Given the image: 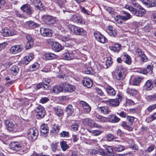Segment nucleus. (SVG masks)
<instances>
[{
  "label": "nucleus",
  "instance_id": "1",
  "mask_svg": "<svg viewBox=\"0 0 156 156\" xmlns=\"http://www.w3.org/2000/svg\"><path fill=\"white\" fill-rule=\"evenodd\" d=\"M132 5L135 7L139 8V10H136L131 6L126 5L125 7L129 10L133 15L139 17L143 16L146 13V11L138 3L133 2Z\"/></svg>",
  "mask_w": 156,
  "mask_h": 156
},
{
  "label": "nucleus",
  "instance_id": "2",
  "mask_svg": "<svg viewBox=\"0 0 156 156\" xmlns=\"http://www.w3.org/2000/svg\"><path fill=\"white\" fill-rule=\"evenodd\" d=\"M117 71L115 75V78L117 80H122L125 78L127 73L126 68L122 65L117 66L116 68Z\"/></svg>",
  "mask_w": 156,
  "mask_h": 156
},
{
  "label": "nucleus",
  "instance_id": "3",
  "mask_svg": "<svg viewBox=\"0 0 156 156\" xmlns=\"http://www.w3.org/2000/svg\"><path fill=\"white\" fill-rule=\"evenodd\" d=\"M20 9L24 13H26V15L24 16L21 14H17V15L21 19H26L27 16L31 15L33 13V10L30 6L28 4L23 5L21 7Z\"/></svg>",
  "mask_w": 156,
  "mask_h": 156
},
{
  "label": "nucleus",
  "instance_id": "4",
  "mask_svg": "<svg viewBox=\"0 0 156 156\" xmlns=\"http://www.w3.org/2000/svg\"><path fill=\"white\" fill-rule=\"evenodd\" d=\"M25 143L22 141H12L9 144V148L12 151L16 152L21 150L24 146Z\"/></svg>",
  "mask_w": 156,
  "mask_h": 156
},
{
  "label": "nucleus",
  "instance_id": "5",
  "mask_svg": "<svg viewBox=\"0 0 156 156\" xmlns=\"http://www.w3.org/2000/svg\"><path fill=\"white\" fill-rule=\"evenodd\" d=\"M38 135V131L35 128L30 129L27 131L28 138L31 140H35L37 139Z\"/></svg>",
  "mask_w": 156,
  "mask_h": 156
},
{
  "label": "nucleus",
  "instance_id": "6",
  "mask_svg": "<svg viewBox=\"0 0 156 156\" xmlns=\"http://www.w3.org/2000/svg\"><path fill=\"white\" fill-rule=\"evenodd\" d=\"M82 123L84 125H87L91 128L96 127L99 128H102V126L94 122L91 119L87 118L83 119Z\"/></svg>",
  "mask_w": 156,
  "mask_h": 156
},
{
  "label": "nucleus",
  "instance_id": "7",
  "mask_svg": "<svg viewBox=\"0 0 156 156\" xmlns=\"http://www.w3.org/2000/svg\"><path fill=\"white\" fill-rule=\"evenodd\" d=\"M51 82L50 79L46 78L43 82L38 83L36 86L35 89L36 90H38L41 88H43L44 90H48Z\"/></svg>",
  "mask_w": 156,
  "mask_h": 156
},
{
  "label": "nucleus",
  "instance_id": "8",
  "mask_svg": "<svg viewBox=\"0 0 156 156\" xmlns=\"http://www.w3.org/2000/svg\"><path fill=\"white\" fill-rule=\"evenodd\" d=\"M123 98L122 96L120 94L117 95V97L115 99H110L106 101L107 104L111 106L115 107L119 105V102Z\"/></svg>",
  "mask_w": 156,
  "mask_h": 156
},
{
  "label": "nucleus",
  "instance_id": "9",
  "mask_svg": "<svg viewBox=\"0 0 156 156\" xmlns=\"http://www.w3.org/2000/svg\"><path fill=\"white\" fill-rule=\"evenodd\" d=\"M72 32L75 35L81 36H84L87 35L86 31L82 28L73 26L72 28Z\"/></svg>",
  "mask_w": 156,
  "mask_h": 156
},
{
  "label": "nucleus",
  "instance_id": "10",
  "mask_svg": "<svg viewBox=\"0 0 156 156\" xmlns=\"http://www.w3.org/2000/svg\"><path fill=\"white\" fill-rule=\"evenodd\" d=\"M4 124L7 129L10 132L19 131L16 128V126L13 123L9 120H6L4 122Z\"/></svg>",
  "mask_w": 156,
  "mask_h": 156
},
{
  "label": "nucleus",
  "instance_id": "11",
  "mask_svg": "<svg viewBox=\"0 0 156 156\" xmlns=\"http://www.w3.org/2000/svg\"><path fill=\"white\" fill-rule=\"evenodd\" d=\"M105 89L107 96L112 97L115 95L116 91L109 84H108L105 85Z\"/></svg>",
  "mask_w": 156,
  "mask_h": 156
},
{
  "label": "nucleus",
  "instance_id": "12",
  "mask_svg": "<svg viewBox=\"0 0 156 156\" xmlns=\"http://www.w3.org/2000/svg\"><path fill=\"white\" fill-rule=\"evenodd\" d=\"M36 112L37 113V116L38 119H40L44 117L45 111L44 108L41 105L38 106Z\"/></svg>",
  "mask_w": 156,
  "mask_h": 156
},
{
  "label": "nucleus",
  "instance_id": "13",
  "mask_svg": "<svg viewBox=\"0 0 156 156\" xmlns=\"http://www.w3.org/2000/svg\"><path fill=\"white\" fill-rule=\"evenodd\" d=\"M94 35L97 40L101 43H104L107 42V38L99 32H94Z\"/></svg>",
  "mask_w": 156,
  "mask_h": 156
},
{
  "label": "nucleus",
  "instance_id": "14",
  "mask_svg": "<svg viewBox=\"0 0 156 156\" xmlns=\"http://www.w3.org/2000/svg\"><path fill=\"white\" fill-rule=\"evenodd\" d=\"M1 33L2 35L5 37H8L10 36H13L16 34V32L13 30H9L7 27L2 29L1 31Z\"/></svg>",
  "mask_w": 156,
  "mask_h": 156
},
{
  "label": "nucleus",
  "instance_id": "15",
  "mask_svg": "<svg viewBox=\"0 0 156 156\" xmlns=\"http://www.w3.org/2000/svg\"><path fill=\"white\" fill-rule=\"evenodd\" d=\"M97 109L98 112L102 115H107L111 112L108 107L107 106H98Z\"/></svg>",
  "mask_w": 156,
  "mask_h": 156
},
{
  "label": "nucleus",
  "instance_id": "16",
  "mask_svg": "<svg viewBox=\"0 0 156 156\" xmlns=\"http://www.w3.org/2000/svg\"><path fill=\"white\" fill-rule=\"evenodd\" d=\"M82 83L84 86L88 88L91 87L93 84V81L91 79L86 77H84L83 79Z\"/></svg>",
  "mask_w": 156,
  "mask_h": 156
},
{
  "label": "nucleus",
  "instance_id": "17",
  "mask_svg": "<svg viewBox=\"0 0 156 156\" xmlns=\"http://www.w3.org/2000/svg\"><path fill=\"white\" fill-rule=\"evenodd\" d=\"M41 34L44 37H51L52 35V31L49 29L41 28L40 30Z\"/></svg>",
  "mask_w": 156,
  "mask_h": 156
},
{
  "label": "nucleus",
  "instance_id": "18",
  "mask_svg": "<svg viewBox=\"0 0 156 156\" xmlns=\"http://www.w3.org/2000/svg\"><path fill=\"white\" fill-rule=\"evenodd\" d=\"M22 45H16L12 46L10 50V52L13 54H15L21 51L23 49Z\"/></svg>",
  "mask_w": 156,
  "mask_h": 156
},
{
  "label": "nucleus",
  "instance_id": "19",
  "mask_svg": "<svg viewBox=\"0 0 156 156\" xmlns=\"http://www.w3.org/2000/svg\"><path fill=\"white\" fill-rule=\"evenodd\" d=\"M143 3L149 7L156 6V1L155 0H140Z\"/></svg>",
  "mask_w": 156,
  "mask_h": 156
},
{
  "label": "nucleus",
  "instance_id": "20",
  "mask_svg": "<svg viewBox=\"0 0 156 156\" xmlns=\"http://www.w3.org/2000/svg\"><path fill=\"white\" fill-rule=\"evenodd\" d=\"M40 132L41 134L43 136L46 137L48 133L49 130L47 126L44 124L41 125L40 128Z\"/></svg>",
  "mask_w": 156,
  "mask_h": 156
},
{
  "label": "nucleus",
  "instance_id": "21",
  "mask_svg": "<svg viewBox=\"0 0 156 156\" xmlns=\"http://www.w3.org/2000/svg\"><path fill=\"white\" fill-rule=\"evenodd\" d=\"M63 91L64 92H72L75 89V87L71 85H69L66 83L63 84Z\"/></svg>",
  "mask_w": 156,
  "mask_h": 156
},
{
  "label": "nucleus",
  "instance_id": "22",
  "mask_svg": "<svg viewBox=\"0 0 156 156\" xmlns=\"http://www.w3.org/2000/svg\"><path fill=\"white\" fill-rule=\"evenodd\" d=\"M121 45L119 43H115L109 47L110 49L115 53L118 52L121 49Z\"/></svg>",
  "mask_w": 156,
  "mask_h": 156
},
{
  "label": "nucleus",
  "instance_id": "23",
  "mask_svg": "<svg viewBox=\"0 0 156 156\" xmlns=\"http://www.w3.org/2000/svg\"><path fill=\"white\" fill-rule=\"evenodd\" d=\"M43 58L45 60H51L57 58V55L51 53H46L44 55Z\"/></svg>",
  "mask_w": 156,
  "mask_h": 156
},
{
  "label": "nucleus",
  "instance_id": "24",
  "mask_svg": "<svg viewBox=\"0 0 156 156\" xmlns=\"http://www.w3.org/2000/svg\"><path fill=\"white\" fill-rule=\"evenodd\" d=\"M34 57V55L33 53L30 54L26 56L24 58L23 64L26 65H27L33 59Z\"/></svg>",
  "mask_w": 156,
  "mask_h": 156
},
{
  "label": "nucleus",
  "instance_id": "25",
  "mask_svg": "<svg viewBox=\"0 0 156 156\" xmlns=\"http://www.w3.org/2000/svg\"><path fill=\"white\" fill-rule=\"evenodd\" d=\"M80 104L83 108L84 111L87 113L90 112L91 110V108L87 103L84 101H81L80 102Z\"/></svg>",
  "mask_w": 156,
  "mask_h": 156
},
{
  "label": "nucleus",
  "instance_id": "26",
  "mask_svg": "<svg viewBox=\"0 0 156 156\" xmlns=\"http://www.w3.org/2000/svg\"><path fill=\"white\" fill-rule=\"evenodd\" d=\"M52 48L53 50L55 51L59 52L62 49L63 47L58 43L55 42L53 43Z\"/></svg>",
  "mask_w": 156,
  "mask_h": 156
},
{
  "label": "nucleus",
  "instance_id": "27",
  "mask_svg": "<svg viewBox=\"0 0 156 156\" xmlns=\"http://www.w3.org/2000/svg\"><path fill=\"white\" fill-rule=\"evenodd\" d=\"M113 148L111 146H106L105 148L106 154L109 156H113Z\"/></svg>",
  "mask_w": 156,
  "mask_h": 156
},
{
  "label": "nucleus",
  "instance_id": "28",
  "mask_svg": "<svg viewBox=\"0 0 156 156\" xmlns=\"http://www.w3.org/2000/svg\"><path fill=\"white\" fill-rule=\"evenodd\" d=\"M113 148L111 146H106L105 148L106 154L109 156H113Z\"/></svg>",
  "mask_w": 156,
  "mask_h": 156
},
{
  "label": "nucleus",
  "instance_id": "29",
  "mask_svg": "<svg viewBox=\"0 0 156 156\" xmlns=\"http://www.w3.org/2000/svg\"><path fill=\"white\" fill-rule=\"evenodd\" d=\"M107 118L109 122L112 123L117 122L120 120V118L113 114L109 115Z\"/></svg>",
  "mask_w": 156,
  "mask_h": 156
},
{
  "label": "nucleus",
  "instance_id": "30",
  "mask_svg": "<svg viewBox=\"0 0 156 156\" xmlns=\"http://www.w3.org/2000/svg\"><path fill=\"white\" fill-rule=\"evenodd\" d=\"M10 73L14 76H16L19 71V69L18 66L14 65L10 68Z\"/></svg>",
  "mask_w": 156,
  "mask_h": 156
},
{
  "label": "nucleus",
  "instance_id": "31",
  "mask_svg": "<svg viewBox=\"0 0 156 156\" xmlns=\"http://www.w3.org/2000/svg\"><path fill=\"white\" fill-rule=\"evenodd\" d=\"M153 82L151 80H148L145 83L144 85V88L147 90H149L153 87Z\"/></svg>",
  "mask_w": 156,
  "mask_h": 156
},
{
  "label": "nucleus",
  "instance_id": "32",
  "mask_svg": "<svg viewBox=\"0 0 156 156\" xmlns=\"http://www.w3.org/2000/svg\"><path fill=\"white\" fill-rule=\"evenodd\" d=\"M61 126L58 125L54 124L52 125V129L51 132L56 134L59 132Z\"/></svg>",
  "mask_w": 156,
  "mask_h": 156
},
{
  "label": "nucleus",
  "instance_id": "33",
  "mask_svg": "<svg viewBox=\"0 0 156 156\" xmlns=\"http://www.w3.org/2000/svg\"><path fill=\"white\" fill-rule=\"evenodd\" d=\"M26 25L31 29L34 28L39 26V24L31 20L27 22Z\"/></svg>",
  "mask_w": 156,
  "mask_h": 156
},
{
  "label": "nucleus",
  "instance_id": "34",
  "mask_svg": "<svg viewBox=\"0 0 156 156\" xmlns=\"http://www.w3.org/2000/svg\"><path fill=\"white\" fill-rule=\"evenodd\" d=\"M53 110L54 112H55L57 115L58 116H61L63 114V110L59 106H55L54 107Z\"/></svg>",
  "mask_w": 156,
  "mask_h": 156
},
{
  "label": "nucleus",
  "instance_id": "35",
  "mask_svg": "<svg viewBox=\"0 0 156 156\" xmlns=\"http://www.w3.org/2000/svg\"><path fill=\"white\" fill-rule=\"evenodd\" d=\"M53 91L55 93L58 94L63 91V84L61 86H56L53 88Z\"/></svg>",
  "mask_w": 156,
  "mask_h": 156
},
{
  "label": "nucleus",
  "instance_id": "36",
  "mask_svg": "<svg viewBox=\"0 0 156 156\" xmlns=\"http://www.w3.org/2000/svg\"><path fill=\"white\" fill-rule=\"evenodd\" d=\"M96 118L98 120V121L101 122H106L108 121L107 117H105L100 115L97 114L96 115Z\"/></svg>",
  "mask_w": 156,
  "mask_h": 156
},
{
  "label": "nucleus",
  "instance_id": "37",
  "mask_svg": "<svg viewBox=\"0 0 156 156\" xmlns=\"http://www.w3.org/2000/svg\"><path fill=\"white\" fill-rule=\"evenodd\" d=\"M126 93L131 96H133L136 95L138 91L133 88H128L126 90Z\"/></svg>",
  "mask_w": 156,
  "mask_h": 156
},
{
  "label": "nucleus",
  "instance_id": "38",
  "mask_svg": "<svg viewBox=\"0 0 156 156\" xmlns=\"http://www.w3.org/2000/svg\"><path fill=\"white\" fill-rule=\"evenodd\" d=\"M66 111L68 115H71L73 113L74 109L72 105H69L66 107Z\"/></svg>",
  "mask_w": 156,
  "mask_h": 156
},
{
  "label": "nucleus",
  "instance_id": "39",
  "mask_svg": "<svg viewBox=\"0 0 156 156\" xmlns=\"http://www.w3.org/2000/svg\"><path fill=\"white\" fill-rule=\"evenodd\" d=\"M142 79V78L138 76L134 78L133 81V85L135 86H138Z\"/></svg>",
  "mask_w": 156,
  "mask_h": 156
},
{
  "label": "nucleus",
  "instance_id": "40",
  "mask_svg": "<svg viewBox=\"0 0 156 156\" xmlns=\"http://www.w3.org/2000/svg\"><path fill=\"white\" fill-rule=\"evenodd\" d=\"M60 145L62 150L65 151L69 148V146L64 141H62L60 142Z\"/></svg>",
  "mask_w": 156,
  "mask_h": 156
},
{
  "label": "nucleus",
  "instance_id": "41",
  "mask_svg": "<svg viewBox=\"0 0 156 156\" xmlns=\"http://www.w3.org/2000/svg\"><path fill=\"white\" fill-rule=\"evenodd\" d=\"M33 3L34 6L37 9L40 8L42 4L41 0H33Z\"/></svg>",
  "mask_w": 156,
  "mask_h": 156
},
{
  "label": "nucleus",
  "instance_id": "42",
  "mask_svg": "<svg viewBox=\"0 0 156 156\" xmlns=\"http://www.w3.org/2000/svg\"><path fill=\"white\" fill-rule=\"evenodd\" d=\"M127 119L128 121V123L130 125H132L133 123L137 120L136 118L131 116H128Z\"/></svg>",
  "mask_w": 156,
  "mask_h": 156
},
{
  "label": "nucleus",
  "instance_id": "43",
  "mask_svg": "<svg viewBox=\"0 0 156 156\" xmlns=\"http://www.w3.org/2000/svg\"><path fill=\"white\" fill-rule=\"evenodd\" d=\"M39 64L37 62H35L31 65L30 67V70L31 71H34L38 68Z\"/></svg>",
  "mask_w": 156,
  "mask_h": 156
},
{
  "label": "nucleus",
  "instance_id": "44",
  "mask_svg": "<svg viewBox=\"0 0 156 156\" xmlns=\"http://www.w3.org/2000/svg\"><path fill=\"white\" fill-rule=\"evenodd\" d=\"M121 126L124 127L126 129H128L129 131H131L132 130V128L129 124H127L125 122L122 121L121 123Z\"/></svg>",
  "mask_w": 156,
  "mask_h": 156
},
{
  "label": "nucleus",
  "instance_id": "45",
  "mask_svg": "<svg viewBox=\"0 0 156 156\" xmlns=\"http://www.w3.org/2000/svg\"><path fill=\"white\" fill-rule=\"evenodd\" d=\"M124 56L126 58V59L124 61V62L128 65H130L132 62L130 56L127 54L124 55Z\"/></svg>",
  "mask_w": 156,
  "mask_h": 156
},
{
  "label": "nucleus",
  "instance_id": "46",
  "mask_svg": "<svg viewBox=\"0 0 156 156\" xmlns=\"http://www.w3.org/2000/svg\"><path fill=\"white\" fill-rule=\"evenodd\" d=\"M125 149V147L124 146L119 145L114 147V150L116 151L121 152L123 151Z\"/></svg>",
  "mask_w": 156,
  "mask_h": 156
},
{
  "label": "nucleus",
  "instance_id": "47",
  "mask_svg": "<svg viewBox=\"0 0 156 156\" xmlns=\"http://www.w3.org/2000/svg\"><path fill=\"white\" fill-rule=\"evenodd\" d=\"M112 62L111 60V58L110 57L108 58L107 60L105 62V65L106 66V69L109 68L112 64Z\"/></svg>",
  "mask_w": 156,
  "mask_h": 156
},
{
  "label": "nucleus",
  "instance_id": "48",
  "mask_svg": "<svg viewBox=\"0 0 156 156\" xmlns=\"http://www.w3.org/2000/svg\"><path fill=\"white\" fill-rule=\"evenodd\" d=\"M69 134L68 132L63 131L60 133L59 135L60 137H67L69 136Z\"/></svg>",
  "mask_w": 156,
  "mask_h": 156
},
{
  "label": "nucleus",
  "instance_id": "49",
  "mask_svg": "<svg viewBox=\"0 0 156 156\" xmlns=\"http://www.w3.org/2000/svg\"><path fill=\"white\" fill-rule=\"evenodd\" d=\"M34 42H27L25 46V48L26 50L30 48L33 46Z\"/></svg>",
  "mask_w": 156,
  "mask_h": 156
},
{
  "label": "nucleus",
  "instance_id": "50",
  "mask_svg": "<svg viewBox=\"0 0 156 156\" xmlns=\"http://www.w3.org/2000/svg\"><path fill=\"white\" fill-rule=\"evenodd\" d=\"M69 52H66L64 53L62 55L63 58L66 60H70V58Z\"/></svg>",
  "mask_w": 156,
  "mask_h": 156
},
{
  "label": "nucleus",
  "instance_id": "51",
  "mask_svg": "<svg viewBox=\"0 0 156 156\" xmlns=\"http://www.w3.org/2000/svg\"><path fill=\"white\" fill-rule=\"evenodd\" d=\"M122 12L125 14V15L124 16L125 17V20L130 19L132 18V16L128 12H127L126 11L122 10Z\"/></svg>",
  "mask_w": 156,
  "mask_h": 156
},
{
  "label": "nucleus",
  "instance_id": "52",
  "mask_svg": "<svg viewBox=\"0 0 156 156\" xmlns=\"http://www.w3.org/2000/svg\"><path fill=\"white\" fill-rule=\"evenodd\" d=\"M85 73L87 74H93V71L91 67H88L87 68L86 70L84 71Z\"/></svg>",
  "mask_w": 156,
  "mask_h": 156
},
{
  "label": "nucleus",
  "instance_id": "53",
  "mask_svg": "<svg viewBox=\"0 0 156 156\" xmlns=\"http://www.w3.org/2000/svg\"><path fill=\"white\" fill-rule=\"evenodd\" d=\"M146 71V74L147 73H151L152 72V66L151 65H148L147 66V68L146 69H145Z\"/></svg>",
  "mask_w": 156,
  "mask_h": 156
},
{
  "label": "nucleus",
  "instance_id": "54",
  "mask_svg": "<svg viewBox=\"0 0 156 156\" xmlns=\"http://www.w3.org/2000/svg\"><path fill=\"white\" fill-rule=\"evenodd\" d=\"M44 21L45 23L48 25H53L56 22L55 20H44Z\"/></svg>",
  "mask_w": 156,
  "mask_h": 156
},
{
  "label": "nucleus",
  "instance_id": "55",
  "mask_svg": "<svg viewBox=\"0 0 156 156\" xmlns=\"http://www.w3.org/2000/svg\"><path fill=\"white\" fill-rule=\"evenodd\" d=\"M58 143H53L51 145V148L52 150L55 152L57 149L58 144Z\"/></svg>",
  "mask_w": 156,
  "mask_h": 156
},
{
  "label": "nucleus",
  "instance_id": "56",
  "mask_svg": "<svg viewBox=\"0 0 156 156\" xmlns=\"http://www.w3.org/2000/svg\"><path fill=\"white\" fill-rule=\"evenodd\" d=\"M156 108V104L149 106L147 108V110L150 112L152 111Z\"/></svg>",
  "mask_w": 156,
  "mask_h": 156
},
{
  "label": "nucleus",
  "instance_id": "57",
  "mask_svg": "<svg viewBox=\"0 0 156 156\" xmlns=\"http://www.w3.org/2000/svg\"><path fill=\"white\" fill-rule=\"evenodd\" d=\"M41 19L45 20H53V18L52 16L48 15H43L42 16Z\"/></svg>",
  "mask_w": 156,
  "mask_h": 156
},
{
  "label": "nucleus",
  "instance_id": "58",
  "mask_svg": "<svg viewBox=\"0 0 156 156\" xmlns=\"http://www.w3.org/2000/svg\"><path fill=\"white\" fill-rule=\"evenodd\" d=\"M25 37L27 40V42H34V40L30 35L27 34L26 35Z\"/></svg>",
  "mask_w": 156,
  "mask_h": 156
},
{
  "label": "nucleus",
  "instance_id": "59",
  "mask_svg": "<svg viewBox=\"0 0 156 156\" xmlns=\"http://www.w3.org/2000/svg\"><path fill=\"white\" fill-rule=\"evenodd\" d=\"M95 90L97 93L99 95L103 96L104 95V93L101 89L98 88H96Z\"/></svg>",
  "mask_w": 156,
  "mask_h": 156
},
{
  "label": "nucleus",
  "instance_id": "60",
  "mask_svg": "<svg viewBox=\"0 0 156 156\" xmlns=\"http://www.w3.org/2000/svg\"><path fill=\"white\" fill-rule=\"evenodd\" d=\"M117 114L122 118H126L127 116V114L123 111H122L119 113L118 112Z\"/></svg>",
  "mask_w": 156,
  "mask_h": 156
},
{
  "label": "nucleus",
  "instance_id": "61",
  "mask_svg": "<svg viewBox=\"0 0 156 156\" xmlns=\"http://www.w3.org/2000/svg\"><path fill=\"white\" fill-rule=\"evenodd\" d=\"M60 39L63 42H66L69 41L70 40V38L66 36H63L61 37Z\"/></svg>",
  "mask_w": 156,
  "mask_h": 156
},
{
  "label": "nucleus",
  "instance_id": "62",
  "mask_svg": "<svg viewBox=\"0 0 156 156\" xmlns=\"http://www.w3.org/2000/svg\"><path fill=\"white\" fill-rule=\"evenodd\" d=\"M155 148V146L154 145H151L148 147L146 150V152L150 153Z\"/></svg>",
  "mask_w": 156,
  "mask_h": 156
},
{
  "label": "nucleus",
  "instance_id": "63",
  "mask_svg": "<svg viewBox=\"0 0 156 156\" xmlns=\"http://www.w3.org/2000/svg\"><path fill=\"white\" fill-rule=\"evenodd\" d=\"M79 126L77 124H73L71 126V130L73 131H76L77 130Z\"/></svg>",
  "mask_w": 156,
  "mask_h": 156
},
{
  "label": "nucleus",
  "instance_id": "64",
  "mask_svg": "<svg viewBox=\"0 0 156 156\" xmlns=\"http://www.w3.org/2000/svg\"><path fill=\"white\" fill-rule=\"evenodd\" d=\"M80 9L81 12L84 14H87L88 15L90 14V13L88 12V10L85 9L84 7L82 6H80Z\"/></svg>",
  "mask_w": 156,
  "mask_h": 156
}]
</instances>
